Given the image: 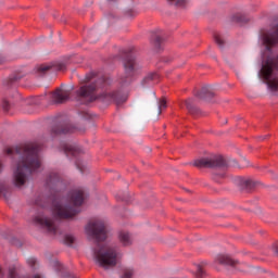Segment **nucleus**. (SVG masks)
Returning <instances> with one entry per match:
<instances>
[{"instance_id":"c756f323","label":"nucleus","mask_w":278,"mask_h":278,"mask_svg":"<svg viewBox=\"0 0 278 278\" xmlns=\"http://www.w3.org/2000/svg\"><path fill=\"white\" fill-rule=\"evenodd\" d=\"M2 109L4 112H10V102L8 100L2 101Z\"/></svg>"},{"instance_id":"7ed1b4c3","label":"nucleus","mask_w":278,"mask_h":278,"mask_svg":"<svg viewBox=\"0 0 278 278\" xmlns=\"http://www.w3.org/2000/svg\"><path fill=\"white\" fill-rule=\"evenodd\" d=\"M84 203V192L79 189L70 193V204H54L53 214L55 218H73L78 213L75 207H79Z\"/></svg>"},{"instance_id":"f3484780","label":"nucleus","mask_w":278,"mask_h":278,"mask_svg":"<svg viewBox=\"0 0 278 278\" xmlns=\"http://www.w3.org/2000/svg\"><path fill=\"white\" fill-rule=\"evenodd\" d=\"M168 3L175 5V8H180L181 10H186L190 4V0H166Z\"/></svg>"},{"instance_id":"58836bf2","label":"nucleus","mask_w":278,"mask_h":278,"mask_svg":"<svg viewBox=\"0 0 278 278\" xmlns=\"http://www.w3.org/2000/svg\"><path fill=\"white\" fill-rule=\"evenodd\" d=\"M163 62H173V58H168L167 60H163Z\"/></svg>"},{"instance_id":"c03bdc74","label":"nucleus","mask_w":278,"mask_h":278,"mask_svg":"<svg viewBox=\"0 0 278 278\" xmlns=\"http://www.w3.org/2000/svg\"><path fill=\"white\" fill-rule=\"evenodd\" d=\"M0 274H1V268H0Z\"/></svg>"},{"instance_id":"39448f33","label":"nucleus","mask_w":278,"mask_h":278,"mask_svg":"<svg viewBox=\"0 0 278 278\" xmlns=\"http://www.w3.org/2000/svg\"><path fill=\"white\" fill-rule=\"evenodd\" d=\"M121 254L116 251L114 247H102L99 250H94V260L101 268L108 270L114 268L118 264V258Z\"/></svg>"},{"instance_id":"20e7f679","label":"nucleus","mask_w":278,"mask_h":278,"mask_svg":"<svg viewBox=\"0 0 278 278\" xmlns=\"http://www.w3.org/2000/svg\"><path fill=\"white\" fill-rule=\"evenodd\" d=\"M278 56L268 58L263 62L262 68L258 72L260 77L264 79L270 92H278Z\"/></svg>"},{"instance_id":"c9c22d12","label":"nucleus","mask_w":278,"mask_h":278,"mask_svg":"<svg viewBox=\"0 0 278 278\" xmlns=\"http://www.w3.org/2000/svg\"><path fill=\"white\" fill-rule=\"evenodd\" d=\"M55 179H58V174H51V175L49 176L48 181H55Z\"/></svg>"},{"instance_id":"79ce46f5","label":"nucleus","mask_w":278,"mask_h":278,"mask_svg":"<svg viewBox=\"0 0 278 278\" xmlns=\"http://www.w3.org/2000/svg\"><path fill=\"white\" fill-rule=\"evenodd\" d=\"M109 1H114V0H109Z\"/></svg>"},{"instance_id":"f8f14e48","label":"nucleus","mask_w":278,"mask_h":278,"mask_svg":"<svg viewBox=\"0 0 278 278\" xmlns=\"http://www.w3.org/2000/svg\"><path fill=\"white\" fill-rule=\"evenodd\" d=\"M216 264H222V266H232L236 268L238 264H240L238 261L231 258L229 254H219L215 257Z\"/></svg>"},{"instance_id":"ea45409f","label":"nucleus","mask_w":278,"mask_h":278,"mask_svg":"<svg viewBox=\"0 0 278 278\" xmlns=\"http://www.w3.org/2000/svg\"><path fill=\"white\" fill-rule=\"evenodd\" d=\"M268 136L261 137V140H266Z\"/></svg>"},{"instance_id":"473e14b6","label":"nucleus","mask_w":278,"mask_h":278,"mask_svg":"<svg viewBox=\"0 0 278 278\" xmlns=\"http://www.w3.org/2000/svg\"><path fill=\"white\" fill-rule=\"evenodd\" d=\"M56 71H65L66 70V64L64 63H56L55 65Z\"/></svg>"},{"instance_id":"6e6552de","label":"nucleus","mask_w":278,"mask_h":278,"mask_svg":"<svg viewBox=\"0 0 278 278\" xmlns=\"http://www.w3.org/2000/svg\"><path fill=\"white\" fill-rule=\"evenodd\" d=\"M124 76L121 77V83L125 84V81H129L131 77H134V73H136V60L131 58H127L124 60Z\"/></svg>"},{"instance_id":"f704fd0d","label":"nucleus","mask_w":278,"mask_h":278,"mask_svg":"<svg viewBox=\"0 0 278 278\" xmlns=\"http://www.w3.org/2000/svg\"><path fill=\"white\" fill-rule=\"evenodd\" d=\"M274 253L278 256V241L271 245Z\"/></svg>"},{"instance_id":"1a4fd4ad","label":"nucleus","mask_w":278,"mask_h":278,"mask_svg":"<svg viewBox=\"0 0 278 278\" xmlns=\"http://www.w3.org/2000/svg\"><path fill=\"white\" fill-rule=\"evenodd\" d=\"M35 223L37 225H40V227H43L45 229H47L48 233H52L53 236L58 233V226H55V224L53 223V220H51V218L37 216L35 218Z\"/></svg>"},{"instance_id":"c85d7f7f","label":"nucleus","mask_w":278,"mask_h":278,"mask_svg":"<svg viewBox=\"0 0 278 278\" xmlns=\"http://www.w3.org/2000/svg\"><path fill=\"white\" fill-rule=\"evenodd\" d=\"M213 179H214V181H220V179H225V172H223L220 174H214Z\"/></svg>"},{"instance_id":"4be33fe9","label":"nucleus","mask_w":278,"mask_h":278,"mask_svg":"<svg viewBox=\"0 0 278 278\" xmlns=\"http://www.w3.org/2000/svg\"><path fill=\"white\" fill-rule=\"evenodd\" d=\"M205 266L206 264L205 263H201V264H198L195 265V277L197 278H204L205 277Z\"/></svg>"},{"instance_id":"72a5a7b5","label":"nucleus","mask_w":278,"mask_h":278,"mask_svg":"<svg viewBox=\"0 0 278 278\" xmlns=\"http://www.w3.org/2000/svg\"><path fill=\"white\" fill-rule=\"evenodd\" d=\"M27 264H28V266L34 268L36 266V258H28Z\"/></svg>"},{"instance_id":"aec40b11","label":"nucleus","mask_w":278,"mask_h":278,"mask_svg":"<svg viewBox=\"0 0 278 278\" xmlns=\"http://www.w3.org/2000/svg\"><path fill=\"white\" fill-rule=\"evenodd\" d=\"M249 20L242 13H236L230 17V23H248Z\"/></svg>"},{"instance_id":"f03ea898","label":"nucleus","mask_w":278,"mask_h":278,"mask_svg":"<svg viewBox=\"0 0 278 278\" xmlns=\"http://www.w3.org/2000/svg\"><path fill=\"white\" fill-rule=\"evenodd\" d=\"M85 84L76 90V97L84 99L89 103L94 101H113L116 105H121L127 101V96L115 92H102L105 88V78L99 77L97 73L91 72L86 75L84 79Z\"/></svg>"},{"instance_id":"b1692460","label":"nucleus","mask_w":278,"mask_h":278,"mask_svg":"<svg viewBox=\"0 0 278 278\" xmlns=\"http://www.w3.org/2000/svg\"><path fill=\"white\" fill-rule=\"evenodd\" d=\"M160 79V74L157 73H150L147 75V77L143 79V81L149 83V81H157Z\"/></svg>"},{"instance_id":"2eb2a0df","label":"nucleus","mask_w":278,"mask_h":278,"mask_svg":"<svg viewBox=\"0 0 278 278\" xmlns=\"http://www.w3.org/2000/svg\"><path fill=\"white\" fill-rule=\"evenodd\" d=\"M150 42L155 51H160L162 45H164V37L162 35L152 34Z\"/></svg>"},{"instance_id":"4c0bfd02","label":"nucleus","mask_w":278,"mask_h":278,"mask_svg":"<svg viewBox=\"0 0 278 278\" xmlns=\"http://www.w3.org/2000/svg\"><path fill=\"white\" fill-rule=\"evenodd\" d=\"M127 14L128 16H136L138 13L136 11H128Z\"/></svg>"},{"instance_id":"9b49d317","label":"nucleus","mask_w":278,"mask_h":278,"mask_svg":"<svg viewBox=\"0 0 278 278\" xmlns=\"http://www.w3.org/2000/svg\"><path fill=\"white\" fill-rule=\"evenodd\" d=\"M51 99L55 104L66 103L71 99V91L58 88L52 92Z\"/></svg>"},{"instance_id":"9d476101","label":"nucleus","mask_w":278,"mask_h":278,"mask_svg":"<svg viewBox=\"0 0 278 278\" xmlns=\"http://www.w3.org/2000/svg\"><path fill=\"white\" fill-rule=\"evenodd\" d=\"M273 34L263 35V42L267 49V51H270L271 47H275V45H278V23L273 26Z\"/></svg>"},{"instance_id":"a878e982","label":"nucleus","mask_w":278,"mask_h":278,"mask_svg":"<svg viewBox=\"0 0 278 278\" xmlns=\"http://www.w3.org/2000/svg\"><path fill=\"white\" fill-rule=\"evenodd\" d=\"M124 55H131L134 53H138V49L136 47H130L125 50H123Z\"/></svg>"},{"instance_id":"37998d69","label":"nucleus","mask_w":278,"mask_h":278,"mask_svg":"<svg viewBox=\"0 0 278 278\" xmlns=\"http://www.w3.org/2000/svg\"><path fill=\"white\" fill-rule=\"evenodd\" d=\"M0 64H1V59H0Z\"/></svg>"},{"instance_id":"2f4dec72","label":"nucleus","mask_w":278,"mask_h":278,"mask_svg":"<svg viewBox=\"0 0 278 278\" xmlns=\"http://www.w3.org/2000/svg\"><path fill=\"white\" fill-rule=\"evenodd\" d=\"M65 242L66 244H73V242H75V237L71 235L65 236Z\"/></svg>"},{"instance_id":"6ab92c4d","label":"nucleus","mask_w":278,"mask_h":278,"mask_svg":"<svg viewBox=\"0 0 278 278\" xmlns=\"http://www.w3.org/2000/svg\"><path fill=\"white\" fill-rule=\"evenodd\" d=\"M118 238L119 242H122L124 247H129V244H131V237L129 236V232L121 231Z\"/></svg>"},{"instance_id":"e433bc0d","label":"nucleus","mask_w":278,"mask_h":278,"mask_svg":"<svg viewBox=\"0 0 278 278\" xmlns=\"http://www.w3.org/2000/svg\"><path fill=\"white\" fill-rule=\"evenodd\" d=\"M23 77H25V73H22V75H20V76L13 77V80L18 81V79H23Z\"/></svg>"},{"instance_id":"f257e3e1","label":"nucleus","mask_w":278,"mask_h":278,"mask_svg":"<svg viewBox=\"0 0 278 278\" xmlns=\"http://www.w3.org/2000/svg\"><path fill=\"white\" fill-rule=\"evenodd\" d=\"M40 146L38 142H28L20 144L15 148H8V155H17L18 163L17 168L14 172L15 186H25L27 180V173H34L40 168V160L38 159V152Z\"/></svg>"},{"instance_id":"5701e85b","label":"nucleus","mask_w":278,"mask_h":278,"mask_svg":"<svg viewBox=\"0 0 278 278\" xmlns=\"http://www.w3.org/2000/svg\"><path fill=\"white\" fill-rule=\"evenodd\" d=\"M52 68H53V65L41 64L37 66V73L38 75H47V73H49V71Z\"/></svg>"},{"instance_id":"a211bd4d","label":"nucleus","mask_w":278,"mask_h":278,"mask_svg":"<svg viewBox=\"0 0 278 278\" xmlns=\"http://www.w3.org/2000/svg\"><path fill=\"white\" fill-rule=\"evenodd\" d=\"M255 186H256L255 181L251 179H245L241 182V188L245 192H251V190H254Z\"/></svg>"},{"instance_id":"412c9836","label":"nucleus","mask_w":278,"mask_h":278,"mask_svg":"<svg viewBox=\"0 0 278 278\" xmlns=\"http://www.w3.org/2000/svg\"><path fill=\"white\" fill-rule=\"evenodd\" d=\"M63 151L66 153V155H79V149L73 146L64 144Z\"/></svg>"},{"instance_id":"393cba45","label":"nucleus","mask_w":278,"mask_h":278,"mask_svg":"<svg viewBox=\"0 0 278 278\" xmlns=\"http://www.w3.org/2000/svg\"><path fill=\"white\" fill-rule=\"evenodd\" d=\"M214 40L218 47H223L225 45V40H223V37L218 33H214Z\"/></svg>"},{"instance_id":"dca6fc26","label":"nucleus","mask_w":278,"mask_h":278,"mask_svg":"<svg viewBox=\"0 0 278 278\" xmlns=\"http://www.w3.org/2000/svg\"><path fill=\"white\" fill-rule=\"evenodd\" d=\"M185 103L188 112L191 113L192 116H199V114H201V111L194 106V100L188 99L185 101Z\"/></svg>"},{"instance_id":"bb28decb","label":"nucleus","mask_w":278,"mask_h":278,"mask_svg":"<svg viewBox=\"0 0 278 278\" xmlns=\"http://www.w3.org/2000/svg\"><path fill=\"white\" fill-rule=\"evenodd\" d=\"M166 110V99L162 98L159 101V115L162 114V111Z\"/></svg>"},{"instance_id":"cd10ccee","label":"nucleus","mask_w":278,"mask_h":278,"mask_svg":"<svg viewBox=\"0 0 278 278\" xmlns=\"http://www.w3.org/2000/svg\"><path fill=\"white\" fill-rule=\"evenodd\" d=\"M9 278H18L15 266L9 268Z\"/></svg>"},{"instance_id":"ddd939ff","label":"nucleus","mask_w":278,"mask_h":278,"mask_svg":"<svg viewBox=\"0 0 278 278\" xmlns=\"http://www.w3.org/2000/svg\"><path fill=\"white\" fill-rule=\"evenodd\" d=\"M195 97L201 101H210V99H214V97H216V93L212 87H203L195 93Z\"/></svg>"},{"instance_id":"0eeeda50","label":"nucleus","mask_w":278,"mask_h":278,"mask_svg":"<svg viewBox=\"0 0 278 278\" xmlns=\"http://www.w3.org/2000/svg\"><path fill=\"white\" fill-rule=\"evenodd\" d=\"M86 233L96 242H103L108 240V226H105L103 220L90 222L86 227Z\"/></svg>"},{"instance_id":"a19ab883","label":"nucleus","mask_w":278,"mask_h":278,"mask_svg":"<svg viewBox=\"0 0 278 278\" xmlns=\"http://www.w3.org/2000/svg\"><path fill=\"white\" fill-rule=\"evenodd\" d=\"M34 278H42L40 275H35Z\"/></svg>"},{"instance_id":"4468645a","label":"nucleus","mask_w":278,"mask_h":278,"mask_svg":"<svg viewBox=\"0 0 278 278\" xmlns=\"http://www.w3.org/2000/svg\"><path fill=\"white\" fill-rule=\"evenodd\" d=\"M75 132V128L65 125V126H54L52 128V134L53 136H62V135H66V134H73Z\"/></svg>"},{"instance_id":"7c9ffc66","label":"nucleus","mask_w":278,"mask_h":278,"mask_svg":"<svg viewBox=\"0 0 278 278\" xmlns=\"http://www.w3.org/2000/svg\"><path fill=\"white\" fill-rule=\"evenodd\" d=\"M131 277H134V270H131V269H126V270L124 271V276H123L122 278H131Z\"/></svg>"},{"instance_id":"423d86ee","label":"nucleus","mask_w":278,"mask_h":278,"mask_svg":"<svg viewBox=\"0 0 278 278\" xmlns=\"http://www.w3.org/2000/svg\"><path fill=\"white\" fill-rule=\"evenodd\" d=\"M193 166H195V168H227L228 164L223 155L213 154L195 160Z\"/></svg>"}]
</instances>
